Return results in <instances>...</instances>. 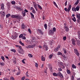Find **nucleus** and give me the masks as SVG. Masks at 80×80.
Here are the masks:
<instances>
[{
  "label": "nucleus",
  "mask_w": 80,
  "mask_h": 80,
  "mask_svg": "<svg viewBox=\"0 0 80 80\" xmlns=\"http://www.w3.org/2000/svg\"><path fill=\"white\" fill-rule=\"evenodd\" d=\"M11 17L13 18H16L18 20V21H20V16L19 15H12Z\"/></svg>",
  "instance_id": "nucleus-1"
},
{
  "label": "nucleus",
  "mask_w": 80,
  "mask_h": 80,
  "mask_svg": "<svg viewBox=\"0 0 80 80\" xmlns=\"http://www.w3.org/2000/svg\"><path fill=\"white\" fill-rule=\"evenodd\" d=\"M13 40H15V39H16L18 37V34L16 32H15L14 34L12 36H11Z\"/></svg>",
  "instance_id": "nucleus-2"
},
{
  "label": "nucleus",
  "mask_w": 80,
  "mask_h": 80,
  "mask_svg": "<svg viewBox=\"0 0 80 80\" xmlns=\"http://www.w3.org/2000/svg\"><path fill=\"white\" fill-rule=\"evenodd\" d=\"M58 63L59 66H60L62 67V68H64L65 66H64V64L62 62H60V61H58Z\"/></svg>",
  "instance_id": "nucleus-3"
},
{
  "label": "nucleus",
  "mask_w": 80,
  "mask_h": 80,
  "mask_svg": "<svg viewBox=\"0 0 80 80\" xmlns=\"http://www.w3.org/2000/svg\"><path fill=\"white\" fill-rule=\"evenodd\" d=\"M76 17L78 18L77 20V22L80 23V14L78 13L76 14Z\"/></svg>",
  "instance_id": "nucleus-4"
},
{
  "label": "nucleus",
  "mask_w": 80,
  "mask_h": 80,
  "mask_svg": "<svg viewBox=\"0 0 80 80\" xmlns=\"http://www.w3.org/2000/svg\"><path fill=\"white\" fill-rule=\"evenodd\" d=\"M48 33L49 35H53V33L54 32L53 31V30L50 29Z\"/></svg>",
  "instance_id": "nucleus-5"
},
{
  "label": "nucleus",
  "mask_w": 80,
  "mask_h": 80,
  "mask_svg": "<svg viewBox=\"0 0 80 80\" xmlns=\"http://www.w3.org/2000/svg\"><path fill=\"white\" fill-rule=\"evenodd\" d=\"M74 52L77 55V56H79L80 54L78 53V51H77V50L76 49H74Z\"/></svg>",
  "instance_id": "nucleus-6"
},
{
  "label": "nucleus",
  "mask_w": 80,
  "mask_h": 80,
  "mask_svg": "<svg viewBox=\"0 0 80 80\" xmlns=\"http://www.w3.org/2000/svg\"><path fill=\"white\" fill-rule=\"evenodd\" d=\"M0 6L1 7V10H4L5 8H4V4L3 3L0 4Z\"/></svg>",
  "instance_id": "nucleus-7"
},
{
  "label": "nucleus",
  "mask_w": 80,
  "mask_h": 80,
  "mask_svg": "<svg viewBox=\"0 0 80 80\" xmlns=\"http://www.w3.org/2000/svg\"><path fill=\"white\" fill-rule=\"evenodd\" d=\"M0 14L2 16H5V13L3 11H1L0 12Z\"/></svg>",
  "instance_id": "nucleus-8"
},
{
  "label": "nucleus",
  "mask_w": 80,
  "mask_h": 80,
  "mask_svg": "<svg viewBox=\"0 0 80 80\" xmlns=\"http://www.w3.org/2000/svg\"><path fill=\"white\" fill-rule=\"evenodd\" d=\"M43 48H45L46 50H48V48L47 47V46L45 44L43 45Z\"/></svg>",
  "instance_id": "nucleus-9"
},
{
  "label": "nucleus",
  "mask_w": 80,
  "mask_h": 80,
  "mask_svg": "<svg viewBox=\"0 0 80 80\" xmlns=\"http://www.w3.org/2000/svg\"><path fill=\"white\" fill-rule=\"evenodd\" d=\"M64 29L65 30V31L66 32H68L69 30V28H68L67 26H65L64 27Z\"/></svg>",
  "instance_id": "nucleus-10"
},
{
  "label": "nucleus",
  "mask_w": 80,
  "mask_h": 80,
  "mask_svg": "<svg viewBox=\"0 0 80 80\" xmlns=\"http://www.w3.org/2000/svg\"><path fill=\"white\" fill-rule=\"evenodd\" d=\"M71 8H72V6L70 5H69V7L68 8V12H69L70 10H71Z\"/></svg>",
  "instance_id": "nucleus-11"
},
{
  "label": "nucleus",
  "mask_w": 80,
  "mask_h": 80,
  "mask_svg": "<svg viewBox=\"0 0 80 80\" xmlns=\"http://www.w3.org/2000/svg\"><path fill=\"white\" fill-rule=\"evenodd\" d=\"M38 32H39V33H40L41 35H43V32H42V31L41 30L38 29Z\"/></svg>",
  "instance_id": "nucleus-12"
},
{
  "label": "nucleus",
  "mask_w": 80,
  "mask_h": 80,
  "mask_svg": "<svg viewBox=\"0 0 80 80\" xmlns=\"http://www.w3.org/2000/svg\"><path fill=\"white\" fill-rule=\"evenodd\" d=\"M35 46V45H28V47L29 48H33Z\"/></svg>",
  "instance_id": "nucleus-13"
},
{
  "label": "nucleus",
  "mask_w": 80,
  "mask_h": 80,
  "mask_svg": "<svg viewBox=\"0 0 80 80\" xmlns=\"http://www.w3.org/2000/svg\"><path fill=\"white\" fill-rule=\"evenodd\" d=\"M58 75L60 77H61V78H63V74L61 73L60 72H59L58 73Z\"/></svg>",
  "instance_id": "nucleus-14"
},
{
  "label": "nucleus",
  "mask_w": 80,
  "mask_h": 80,
  "mask_svg": "<svg viewBox=\"0 0 80 80\" xmlns=\"http://www.w3.org/2000/svg\"><path fill=\"white\" fill-rule=\"evenodd\" d=\"M21 28L22 29H25V26L24 25V24L22 23L21 25Z\"/></svg>",
  "instance_id": "nucleus-15"
},
{
  "label": "nucleus",
  "mask_w": 80,
  "mask_h": 80,
  "mask_svg": "<svg viewBox=\"0 0 80 80\" xmlns=\"http://www.w3.org/2000/svg\"><path fill=\"white\" fill-rule=\"evenodd\" d=\"M13 62L14 63V64H16L17 63V60L15 58H14L13 59Z\"/></svg>",
  "instance_id": "nucleus-16"
},
{
  "label": "nucleus",
  "mask_w": 80,
  "mask_h": 80,
  "mask_svg": "<svg viewBox=\"0 0 80 80\" xmlns=\"http://www.w3.org/2000/svg\"><path fill=\"white\" fill-rule=\"evenodd\" d=\"M31 42L32 43H33V42H35V38L33 37L31 40Z\"/></svg>",
  "instance_id": "nucleus-17"
},
{
  "label": "nucleus",
  "mask_w": 80,
  "mask_h": 80,
  "mask_svg": "<svg viewBox=\"0 0 80 80\" xmlns=\"http://www.w3.org/2000/svg\"><path fill=\"white\" fill-rule=\"evenodd\" d=\"M76 11H79V9H80V6H78L76 7Z\"/></svg>",
  "instance_id": "nucleus-18"
},
{
  "label": "nucleus",
  "mask_w": 80,
  "mask_h": 80,
  "mask_svg": "<svg viewBox=\"0 0 80 80\" xmlns=\"http://www.w3.org/2000/svg\"><path fill=\"white\" fill-rule=\"evenodd\" d=\"M41 60L42 61H44L45 60V58L43 57V56L41 57Z\"/></svg>",
  "instance_id": "nucleus-19"
},
{
  "label": "nucleus",
  "mask_w": 80,
  "mask_h": 80,
  "mask_svg": "<svg viewBox=\"0 0 80 80\" xmlns=\"http://www.w3.org/2000/svg\"><path fill=\"white\" fill-rule=\"evenodd\" d=\"M67 72L68 74L69 75H70V74L71 73V71H70V70L68 69H67Z\"/></svg>",
  "instance_id": "nucleus-20"
},
{
  "label": "nucleus",
  "mask_w": 80,
  "mask_h": 80,
  "mask_svg": "<svg viewBox=\"0 0 80 80\" xmlns=\"http://www.w3.org/2000/svg\"><path fill=\"white\" fill-rule=\"evenodd\" d=\"M38 6L39 9H40V10H42V8L40 5L38 4Z\"/></svg>",
  "instance_id": "nucleus-21"
},
{
  "label": "nucleus",
  "mask_w": 80,
  "mask_h": 80,
  "mask_svg": "<svg viewBox=\"0 0 80 80\" xmlns=\"http://www.w3.org/2000/svg\"><path fill=\"white\" fill-rule=\"evenodd\" d=\"M30 15H31V18H34V15H33V13H32V12H30Z\"/></svg>",
  "instance_id": "nucleus-22"
},
{
  "label": "nucleus",
  "mask_w": 80,
  "mask_h": 80,
  "mask_svg": "<svg viewBox=\"0 0 80 80\" xmlns=\"http://www.w3.org/2000/svg\"><path fill=\"white\" fill-rule=\"evenodd\" d=\"M26 12H24L23 11L22 12V16H23V17H25V15H26Z\"/></svg>",
  "instance_id": "nucleus-23"
},
{
  "label": "nucleus",
  "mask_w": 80,
  "mask_h": 80,
  "mask_svg": "<svg viewBox=\"0 0 80 80\" xmlns=\"http://www.w3.org/2000/svg\"><path fill=\"white\" fill-rule=\"evenodd\" d=\"M72 67L73 69V68H77L76 66L74 64H72Z\"/></svg>",
  "instance_id": "nucleus-24"
},
{
  "label": "nucleus",
  "mask_w": 80,
  "mask_h": 80,
  "mask_svg": "<svg viewBox=\"0 0 80 80\" xmlns=\"http://www.w3.org/2000/svg\"><path fill=\"white\" fill-rule=\"evenodd\" d=\"M72 10L73 12H77V10L75 8H72Z\"/></svg>",
  "instance_id": "nucleus-25"
},
{
  "label": "nucleus",
  "mask_w": 80,
  "mask_h": 80,
  "mask_svg": "<svg viewBox=\"0 0 80 80\" xmlns=\"http://www.w3.org/2000/svg\"><path fill=\"white\" fill-rule=\"evenodd\" d=\"M52 75L54 76H55V77H57L58 76V74L55 72H54L52 73Z\"/></svg>",
  "instance_id": "nucleus-26"
},
{
  "label": "nucleus",
  "mask_w": 80,
  "mask_h": 80,
  "mask_svg": "<svg viewBox=\"0 0 80 80\" xmlns=\"http://www.w3.org/2000/svg\"><path fill=\"white\" fill-rule=\"evenodd\" d=\"M33 4L34 5V8H36V7H37V5L35 2H33Z\"/></svg>",
  "instance_id": "nucleus-27"
},
{
  "label": "nucleus",
  "mask_w": 80,
  "mask_h": 80,
  "mask_svg": "<svg viewBox=\"0 0 80 80\" xmlns=\"http://www.w3.org/2000/svg\"><path fill=\"white\" fill-rule=\"evenodd\" d=\"M57 55H63L62 53L60 52H58V53Z\"/></svg>",
  "instance_id": "nucleus-28"
},
{
  "label": "nucleus",
  "mask_w": 80,
  "mask_h": 80,
  "mask_svg": "<svg viewBox=\"0 0 80 80\" xmlns=\"http://www.w3.org/2000/svg\"><path fill=\"white\" fill-rule=\"evenodd\" d=\"M0 65H1V66H4V65H5V63L0 62Z\"/></svg>",
  "instance_id": "nucleus-29"
},
{
  "label": "nucleus",
  "mask_w": 80,
  "mask_h": 80,
  "mask_svg": "<svg viewBox=\"0 0 80 80\" xmlns=\"http://www.w3.org/2000/svg\"><path fill=\"white\" fill-rule=\"evenodd\" d=\"M19 43L20 44H21V45H22V46H24L25 45L24 43H22V41H20Z\"/></svg>",
  "instance_id": "nucleus-30"
},
{
  "label": "nucleus",
  "mask_w": 80,
  "mask_h": 80,
  "mask_svg": "<svg viewBox=\"0 0 80 80\" xmlns=\"http://www.w3.org/2000/svg\"><path fill=\"white\" fill-rule=\"evenodd\" d=\"M28 31L30 34H31L32 33V31H31V29H28Z\"/></svg>",
  "instance_id": "nucleus-31"
},
{
  "label": "nucleus",
  "mask_w": 80,
  "mask_h": 80,
  "mask_svg": "<svg viewBox=\"0 0 80 80\" xmlns=\"http://www.w3.org/2000/svg\"><path fill=\"white\" fill-rule=\"evenodd\" d=\"M28 56H29V57L30 58H32V57H33V55L31 54H28Z\"/></svg>",
  "instance_id": "nucleus-32"
},
{
  "label": "nucleus",
  "mask_w": 80,
  "mask_h": 80,
  "mask_svg": "<svg viewBox=\"0 0 80 80\" xmlns=\"http://www.w3.org/2000/svg\"><path fill=\"white\" fill-rule=\"evenodd\" d=\"M44 28H45V29L46 30V29H47V24H45L44 25Z\"/></svg>",
  "instance_id": "nucleus-33"
},
{
  "label": "nucleus",
  "mask_w": 80,
  "mask_h": 80,
  "mask_svg": "<svg viewBox=\"0 0 80 80\" xmlns=\"http://www.w3.org/2000/svg\"><path fill=\"white\" fill-rule=\"evenodd\" d=\"M72 20L73 21V22H75L76 21H77V20H76V18H75V17H74L73 18H72Z\"/></svg>",
  "instance_id": "nucleus-34"
},
{
  "label": "nucleus",
  "mask_w": 80,
  "mask_h": 80,
  "mask_svg": "<svg viewBox=\"0 0 80 80\" xmlns=\"http://www.w3.org/2000/svg\"><path fill=\"white\" fill-rule=\"evenodd\" d=\"M58 48H56L54 49V51L56 52H58Z\"/></svg>",
  "instance_id": "nucleus-35"
},
{
  "label": "nucleus",
  "mask_w": 80,
  "mask_h": 80,
  "mask_svg": "<svg viewBox=\"0 0 80 80\" xmlns=\"http://www.w3.org/2000/svg\"><path fill=\"white\" fill-rule=\"evenodd\" d=\"M53 3H54L55 6L56 7H58V6H57V3H56V2H53Z\"/></svg>",
  "instance_id": "nucleus-36"
},
{
  "label": "nucleus",
  "mask_w": 80,
  "mask_h": 80,
  "mask_svg": "<svg viewBox=\"0 0 80 80\" xmlns=\"http://www.w3.org/2000/svg\"><path fill=\"white\" fill-rule=\"evenodd\" d=\"M11 52H14V53H15V52H16V50H15V49H12L11 50Z\"/></svg>",
  "instance_id": "nucleus-37"
},
{
  "label": "nucleus",
  "mask_w": 80,
  "mask_h": 80,
  "mask_svg": "<svg viewBox=\"0 0 80 80\" xmlns=\"http://www.w3.org/2000/svg\"><path fill=\"white\" fill-rule=\"evenodd\" d=\"M18 48H19V49H20L22 51H23V49H22V47L21 46L19 45Z\"/></svg>",
  "instance_id": "nucleus-38"
},
{
  "label": "nucleus",
  "mask_w": 80,
  "mask_h": 80,
  "mask_svg": "<svg viewBox=\"0 0 80 80\" xmlns=\"http://www.w3.org/2000/svg\"><path fill=\"white\" fill-rule=\"evenodd\" d=\"M23 34H21L19 36V38H22V37H23Z\"/></svg>",
  "instance_id": "nucleus-39"
},
{
  "label": "nucleus",
  "mask_w": 80,
  "mask_h": 80,
  "mask_svg": "<svg viewBox=\"0 0 80 80\" xmlns=\"http://www.w3.org/2000/svg\"><path fill=\"white\" fill-rule=\"evenodd\" d=\"M52 57H53V55L52 54L50 55L49 56V58H50V59L52 58Z\"/></svg>",
  "instance_id": "nucleus-40"
},
{
  "label": "nucleus",
  "mask_w": 80,
  "mask_h": 80,
  "mask_svg": "<svg viewBox=\"0 0 80 80\" xmlns=\"http://www.w3.org/2000/svg\"><path fill=\"white\" fill-rule=\"evenodd\" d=\"M10 14H8L6 15V17L7 18H8L9 17H10Z\"/></svg>",
  "instance_id": "nucleus-41"
},
{
  "label": "nucleus",
  "mask_w": 80,
  "mask_h": 80,
  "mask_svg": "<svg viewBox=\"0 0 80 80\" xmlns=\"http://www.w3.org/2000/svg\"><path fill=\"white\" fill-rule=\"evenodd\" d=\"M32 12L33 13H36V12L35 11V9H33L32 11Z\"/></svg>",
  "instance_id": "nucleus-42"
},
{
  "label": "nucleus",
  "mask_w": 80,
  "mask_h": 80,
  "mask_svg": "<svg viewBox=\"0 0 80 80\" xmlns=\"http://www.w3.org/2000/svg\"><path fill=\"white\" fill-rule=\"evenodd\" d=\"M78 3H79V0H77L75 3V5H78Z\"/></svg>",
  "instance_id": "nucleus-43"
},
{
  "label": "nucleus",
  "mask_w": 80,
  "mask_h": 80,
  "mask_svg": "<svg viewBox=\"0 0 80 80\" xmlns=\"http://www.w3.org/2000/svg\"><path fill=\"white\" fill-rule=\"evenodd\" d=\"M71 79L72 80H75V78H74V76H72Z\"/></svg>",
  "instance_id": "nucleus-44"
},
{
  "label": "nucleus",
  "mask_w": 80,
  "mask_h": 80,
  "mask_svg": "<svg viewBox=\"0 0 80 80\" xmlns=\"http://www.w3.org/2000/svg\"><path fill=\"white\" fill-rule=\"evenodd\" d=\"M55 30H56V28H53V32H55Z\"/></svg>",
  "instance_id": "nucleus-45"
},
{
  "label": "nucleus",
  "mask_w": 80,
  "mask_h": 80,
  "mask_svg": "<svg viewBox=\"0 0 80 80\" xmlns=\"http://www.w3.org/2000/svg\"><path fill=\"white\" fill-rule=\"evenodd\" d=\"M77 42H78V43H77V45H80V42L78 40L77 41Z\"/></svg>",
  "instance_id": "nucleus-46"
},
{
  "label": "nucleus",
  "mask_w": 80,
  "mask_h": 80,
  "mask_svg": "<svg viewBox=\"0 0 80 80\" xmlns=\"http://www.w3.org/2000/svg\"><path fill=\"white\" fill-rule=\"evenodd\" d=\"M63 50L64 51V52L65 54L67 53V51L66 50H65V49H63Z\"/></svg>",
  "instance_id": "nucleus-47"
},
{
  "label": "nucleus",
  "mask_w": 80,
  "mask_h": 80,
  "mask_svg": "<svg viewBox=\"0 0 80 80\" xmlns=\"http://www.w3.org/2000/svg\"><path fill=\"white\" fill-rule=\"evenodd\" d=\"M20 74V72H18L17 73V75H19Z\"/></svg>",
  "instance_id": "nucleus-48"
},
{
  "label": "nucleus",
  "mask_w": 80,
  "mask_h": 80,
  "mask_svg": "<svg viewBox=\"0 0 80 80\" xmlns=\"http://www.w3.org/2000/svg\"><path fill=\"white\" fill-rule=\"evenodd\" d=\"M72 42H75V39L74 38H72Z\"/></svg>",
  "instance_id": "nucleus-49"
},
{
  "label": "nucleus",
  "mask_w": 80,
  "mask_h": 80,
  "mask_svg": "<svg viewBox=\"0 0 80 80\" xmlns=\"http://www.w3.org/2000/svg\"><path fill=\"white\" fill-rule=\"evenodd\" d=\"M15 1H12L11 2V3L12 4H15Z\"/></svg>",
  "instance_id": "nucleus-50"
},
{
  "label": "nucleus",
  "mask_w": 80,
  "mask_h": 80,
  "mask_svg": "<svg viewBox=\"0 0 80 80\" xmlns=\"http://www.w3.org/2000/svg\"><path fill=\"white\" fill-rule=\"evenodd\" d=\"M22 38L23 40H26V37H25V36H23Z\"/></svg>",
  "instance_id": "nucleus-51"
},
{
  "label": "nucleus",
  "mask_w": 80,
  "mask_h": 80,
  "mask_svg": "<svg viewBox=\"0 0 80 80\" xmlns=\"http://www.w3.org/2000/svg\"><path fill=\"white\" fill-rule=\"evenodd\" d=\"M1 59L2 60H5V58L3 56H1Z\"/></svg>",
  "instance_id": "nucleus-52"
},
{
  "label": "nucleus",
  "mask_w": 80,
  "mask_h": 80,
  "mask_svg": "<svg viewBox=\"0 0 80 80\" xmlns=\"http://www.w3.org/2000/svg\"><path fill=\"white\" fill-rule=\"evenodd\" d=\"M35 65L36 67H38V64H37V63H35Z\"/></svg>",
  "instance_id": "nucleus-53"
},
{
  "label": "nucleus",
  "mask_w": 80,
  "mask_h": 80,
  "mask_svg": "<svg viewBox=\"0 0 80 80\" xmlns=\"http://www.w3.org/2000/svg\"><path fill=\"white\" fill-rule=\"evenodd\" d=\"M25 76H23L22 78V80H23L24 79H25Z\"/></svg>",
  "instance_id": "nucleus-54"
},
{
  "label": "nucleus",
  "mask_w": 80,
  "mask_h": 80,
  "mask_svg": "<svg viewBox=\"0 0 80 80\" xmlns=\"http://www.w3.org/2000/svg\"><path fill=\"white\" fill-rule=\"evenodd\" d=\"M24 12H26V13L27 12H28V10H27V9H25Z\"/></svg>",
  "instance_id": "nucleus-55"
},
{
  "label": "nucleus",
  "mask_w": 80,
  "mask_h": 80,
  "mask_svg": "<svg viewBox=\"0 0 80 80\" xmlns=\"http://www.w3.org/2000/svg\"><path fill=\"white\" fill-rule=\"evenodd\" d=\"M66 39H67V37L65 36L63 38V40H65Z\"/></svg>",
  "instance_id": "nucleus-56"
},
{
  "label": "nucleus",
  "mask_w": 80,
  "mask_h": 80,
  "mask_svg": "<svg viewBox=\"0 0 80 80\" xmlns=\"http://www.w3.org/2000/svg\"><path fill=\"white\" fill-rule=\"evenodd\" d=\"M11 80H14V78L13 77H12L11 78Z\"/></svg>",
  "instance_id": "nucleus-57"
},
{
  "label": "nucleus",
  "mask_w": 80,
  "mask_h": 80,
  "mask_svg": "<svg viewBox=\"0 0 80 80\" xmlns=\"http://www.w3.org/2000/svg\"><path fill=\"white\" fill-rule=\"evenodd\" d=\"M64 10L66 12H68V9L67 8H64Z\"/></svg>",
  "instance_id": "nucleus-58"
},
{
  "label": "nucleus",
  "mask_w": 80,
  "mask_h": 80,
  "mask_svg": "<svg viewBox=\"0 0 80 80\" xmlns=\"http://www.w3.org/2000/svg\"><path fill=\"white\" fill-rule=\"evenodd\" d=\"M63 57L64 60H65V59H66V57L65 56V55H63Z\"/></svg>",
  "instance_id": "nucleus-59"
},
{
  "label": "nucleus",
  "mask_w": 80,
  "mask_h": 80,
  "mask_svg": "<svg viewBox=\"0 0 80 80\" xmlns=\"http://www.w3.org/2000/svg\"><path fill=\"white\" fill-rule=\"evenodd\" d=\"M4 80H9V79H8V78H4Z\"/></svg>",
  "instance_id": "nucleus-60"
},
{
  "label": "nucleus",
  "mask_w": 80,
  "mask_h": 80,
  "mask_svg": "<svg viewBox=\"0 0 80 80\" xmlns=\"http://www.w3.org/2000/svg\"><path fill=\"white\" fill-rule=\"evenodd\" d=\"M72 44L73 45H75V42H72Z\"/></svg>",
  "instance_id": "nucleus-61"
},
{
  "label": "nucleus",
  "mask_w": 80,
  "mask_h": 80,
  "mask_svg": "<svg viewBox=\"0 0 80 80\" xmlns=\"http://www.w3.org/2000/svg\"><path fill=\"white\" fill-rule=\"evenodd\" d=\"M61 46H60V45H59L57 47V48H58V49H59L60 48V47Z\"/></svg>",
  "instance_id": "nucleus-62"
},
{
  "label": "nucleus",
  "mask_w": 80,
  "mask_h": 80,
  "mask_svg": "<svg viewBox=\"0 0 80 80\" xmlns=\"http://www.w3.org/2000/svg\"><path fill=\"white\" fill-rule=\"evenodd\" d=\"M44 66V64H43L42 66H41V68H43V67Z\"/></svg>",
  "instance_id": "nucleus-63"
},
{
  "label": "nucleus",
  "mask_w": 80,
  "mask_h": 80,
  "mask_svg": "<svg viewBox=\"0 0 80 80\" xmlns=\"http://www.w3.org/2000/svg\"><path fill=\"white\" fill-rule=\"evenodd\" d=\"M22 62L23 63H24V64H25V61H24V59H23V60H22Z\"/></svg>",
  "instance_id": "nucleus-64"
}]
</instances>
